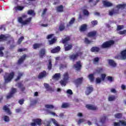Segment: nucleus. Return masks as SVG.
Returning a JSON list of instances; mask_svg holds the SVG:
<instances>
[{
  "label": "nucleus",
  "instance_id": "e433bc0d",
  "mask_svg": "<svg viewBox=\"0 0 126 126\" xmlns=\"http://www.w3.org/2000/svg\"><path fill=\"white\" fill-rule=\"evenodd\" d=\"M24 74L23 73H21V72L19 73L18 76L15 80V81H18V80H19V79H20V78H21V77H22V76H23Z\"/></svg>",
  "mask_w": 126,
  "mask_h": 126
},
{
  "label": "nucleus",
  "instance_id": "774afa93",
  "mask_svg": "<svg viewBox=\"0 0 126 126\" xmlns=\"http://www.w3.org/2000/svg\"><path fill=\"white\" fill-rule=\"evenodd\" d=\"M114 126H121V123H120V121L119 122H114Z\"/></svg>",
  "mask_w": 126,
  "mask_h": 126
},
{
  "label": "nucleus",
  "instance_id": "338daca9",
  "mask_svg": "<svg viewBox=\"0 0 126 126\" xmlns=\"http://www.w3.org/2000/svg\"><path fill=\"white\" fill-rule=\"evenodd\" d=\"M115 59H116L117 60H123V58H122V55H120L115 56Z\"/></svg>",
  "mask_w": 126,
  "mask_h": 126
},
{
  "label": "nucleus",
  "instance_id": "8fccbe9b",
  "mask_svg": "<svg viewBox=\"0 0 126 126\" xmlns=\"http://www.w3.org/2000/svg\"><path fill=\"white\" fill-rule=\"evenodd\" d=\"M122 117H123V114H122V113H117L115 115V117L116 119H121Z\"/></svg>",
  "mask_w": 126,
  "mask_h": 126
},
{
  "label": "nucleus",
  "instance_id": "5fc2aeb1",
  "mask_svg": "<svg viewBox=\"0 0 126 126\" xmlns=\"http://www.w3.org/2000/svg\"><path fill=\"white\" fill-rule=\"evenodd\" d=\"M47 109H54V106L53 105L46 104L45 106Z\"/></svg>",
  "mask_w": 126,
  "mask_h": 126
},
{
  "label": "nucleus",
  "instance_id": "f704fd0d",
  "mask_svg": "<svg viewBox=\"0 0 126 126\" xmlns=\"http://www.w3.org/2000/svg\"><path fill=\"white\" fill-rule=\"evenodd\" d=\"M69 78V77L68 76V73L65 72L63 74V80H65V81H67Z\"/></svg>",
  "mask_w": 126,
  "mask_h": 126
},
{
  "label": "nucleus",
  "instance_id": "de8ad7c7",
  "mask_svg": "<svg viewBox=\"0 0 126 126\" xmlns=\"http://www.w3.org/2000/svg\"><path fill=\"white\" fill-rule=\"evenodd\" d=\"M57 41V39L55 38H52L51 40H49V45H53V44H55V42Z\"/></svg>",
  "mask_w": 126,
  "mask_h": 126
},
{
  "label": "nucleus",
  "instance_id": "dca6fc26",
  "mask_svg": "<svg viewBox=\"0 0 126 126\" xmlns=\"http://www.w3.org/2000/svg\"><path fill=\"white\" fill-rule=\"evenodd\" d=\"M47 76V72L46 70H43L41 72L39 73L38 76V78L41 79L43 78V77H46Z\"/></svg>",
  "mask_w": 126,
  "mask_h": 126
},
{
  "label": "nucleus",
  "instance_id": "bf43d9fd",
  "mask_svg": "<svg viewBox=\"0 0 126 126\" xmlns=\"http://www.w3.org/2000/svg\"><path fill=\"white\" fill-rule=\"evenodd\" d=\"M91 24L93 26H96V25L98 24V21H97L96 20L93 21L91 22Z\"/></svg>",
  "mask_w": 126,
  "mask_h": 126
},
{
  "label": "nucleus",
  "instance_id": "a211bd4d",
  "mask_svg": "<svg viewBox=\"0 0 126 126\" xmlns=\"http://www.w3.org/2000/svg\"><path fill=\"white\" fill-rule=\"evenodd\" d=\"M2 109L8 115H11L12 114L11 111H10V109H9V108H8V106H7V105H4Z\"/></svg>",
  "mask_w": 126,
  "mask_h": 126
},
{
  "label": "nucleus",
  "instance_id": "58836bf2",
  "mask_svg": "<svg viewBox=\"0 0 126 126\" xmlns=\"http://www.w3.org/2000/svg\"><path fill=\"white\" fill-rule=\"evenodd\" d=\"M116 98V96L112 95L109 96L108 101H109L110 102H112V101H115Z\"/></svg>",
  "mask_w": 126,
  "mask_h": 126
},
{
  "label": "nucleus",
  "instance_id": "09e8293b",
  "mask_svg": "<svg viewBox=\"0 0 126 126\" xmlns=\"http://www.w3.org/2000/svg\"><path fill=\"white\" fill-rule=\"evenodd\" d=\"M66 82L67 81H65L64 80H62L61 81H60V84H61L62 86H65L66 85Z\"/></svg>",
  "mask_w": 126,
  "mask_h": 126
},
{
  "label": "nucleus",
  "instance_id": "2f4dec72",
  "mask_svg": "<svg viewBox=\"0 0 126 126\" xmlns=\"http://www.w3.org/2000/svg\"><path fill=\"white\" fill-rule=\"evenodd\" d=\"M7 40V37L4 34H0V41L1 42V41H6Z\"/></svg>",
  "mask_w": 126,
  "mask_h": 126
},
{
  "label": "nucleus",
  "instance_id": "f3484780",
  "mask_svg": "<svg viewBox=\"0 0 126 126\" xmlns=\"http://www.w3.org/2000/svg\"><path fill=\"white\" fill-rule=\"evenodd\" d=\"M27 57V55L26 54H24L21 58L20 59H19L18 61V63L19 64H21L25 60H26V58Z\"/></svg>",
  "mask_w": 126,
  "mask_h": 126
},
{
  "label": "nucleus",
  "instance_id": "ddd939ff",
  "mask_svg": "<svg viewBox=\"0 0 126 126\" xmlns=\"http://www.w3.org/2000/svg\"><path fill=\"white\" fill-rule=\"evenodd\" d=\"M86 108H87L88 110H91L92 111H96L97 109V106L91 104H87Z\"/></svg>",
  "mask_w": 126,
  "mask_h": 126
},
{
  "label": "nucleus",
  "instance_id": "4d7b16f0",
  "mask_svg": "<svg viewBox=\"0 0 126 126\" xmlns=\"http://www.w3.org/2000/svg\"><path fill=\"white\" fill-rule=\"evenodd\" d=\"M26 51H28L27 48H20L18 49V52L21 53V52H25Z\"/></svg>",
  "mask_w": 126,
  "mask_h": 126
},
{
  "label": "nucleus",
  "instance_id": "473e14b6",
  "mask_svg": "<svg viewBox=\"0 0 126 126\" xmlns=\"http://www.w3.org/2000/svg\"><path fill=\"white\" fill-rule=\"evenodd\" d=\"M27 14L29 15H32V16H35V15H36V13H35V12H34V10L32 9L29 10L28 11Z\"/></svg>",
  "mask_w": 126,
  "mask_h": 126
},
{
  "label": "nucleus",
  "instance_id": "2eb2a0df",
  "mask_svg": "<svg viewBox=\"0 0 126 126\" xmlns=\"http://www.w3.org/2000/svg\"><path fill=\"white\" fill-rule=\"evenodd\" d=\"M79 57V54L78 53H76L75 54H72L69 56L70 60L74 62L75 60H77V58Z\"/></svg>",
  "mask_w": 126,
  "mask_h": 126
},
{
  "label": "nucleus",
  "instance_id": "49530a36",
  "mask_svg": "<svg viewBox=\"0 0 126 126\" xmlns=\"http://www.w3.org/2000/svg\"><path fill=\"white\" fill-rule=\"evenodd\" d=\"M83 13L84 15H86V16H88L89 15V11L87 10V9H84L83 10Z\"/></svg>",
  "mask_w": 126,
  "mask_h": 126
},
{
  "label": "nucleus",
  "instance_id": "6ab92c4d",
  "mask_svg": "<svg viewBox=\"0 0 126 126\" xmlns=\"http://www.w3.org/2000/svg\"><path fill=\"white\" fill-rule=\"evenodd\" d=\"M46 55V49L45 48H42L39 51V57L41 59L44 58V56Z\"/></svg>",
  "mask_w": 126,
  "mask_h": 126
},
{
  "label": "nucleus",
  "instance_id": "9d476101",
  "mask_svg": "<svg viewBox=\"0 0 126 126\" xmlns=\"http://www.w3.org/2000/svg\"><path fill=\"white\" fill-rule=\"evenodd\" d=\"M94 91V88L92 87V86L87 87L85 94L86 95L88 96V95H90V94H91V93H92V92H93Z\"/></svg>",
  "mask_w": 126,
  "mask_h": 126
},
{
  "label": "nucleus",
  "instance_id": "4468645a",
  "mask_svg": "<svg viewBox=\"0 0 126 126\" xmlns=\"http://www.w3.org/2000/svg\"><path fill=\"white\" fill-rule=\"evenodd\" d=\"M41 47H43V43H35L33 44L32 48L33 50H37V49H40Z\"/></svg>",
  "mask_w": 126,
  "mask_h": 126
},
{
  "label": "nucleus",
  "instance_id": "7c9ffc66",
  "mask_svg": "<svg viewBox=\"0 0 126 126\" xmlns=\"http://www.w3.org/2000/svg\"><path fill=\"white\" fill-rule=\"evenodd\" d=\"M103 70L104 69H103V67H100L95 70V72L96 73H98V74H100V73H102V72H103Z\"/></svg>",
  "mask_w": 126,
  "mask_h": 126
},
{
  "label": "nucleus",
  "instance_id": "e2e57ef3",
  "mask_svg": "<svg viewBox=\"0 0 126 126\" xmlns=\"http://www.w3.org/2000/svg\"><path fill=\"white\" fill-rule=\"evenodd\" d=\"M119 34H120V35H124V34H126V30L120 31Z\"/></svg>",
  "mask_w": 126,
  "mask_h": 126
},
{
  "label": "nucleus",
  "instance_id": "423d86ee",
  "mask_svg": "<svg viewBox=\"0 0 126 126\" xmlns=\"http://www.w3.org/2000/svg\"><path fill=\"white\" fill-rule=\"evenodd\" d=\"M73 67L76 70V71H79L80 72V71H81V68H82L81 61H79L76 62V63L73 65Z\"/></svg>",
  "mask_w": 126,
  "mask_h": 126
},
{
  "label": "nucleus",
  "instance_id": "0e129e2a",
  "mask_svg": "<svg viewBox=\"0 0 126 126\" xmlns=\"http://www.w3.org/2000/svg\"><path fill=\"white\" fill-rule=\"evenodd\" d=\"M18 102L20 105H23L24 104V99H20Z\"/></svg>",
  "mask_w": 126,
  "mask_h": 126
},
{
  "label": "nucleus",
  "instance_id": "13d9d810",
  "mask_svg": "<svg viewBox=\"0 0 126 126\" xmlns=\"http://www.w3.org/2000/svg\"><path fill=\"white\" fill-rule=\"evenodd\" d=\"M122 29H124V25H118L117 26V31H120L122 30Z\"/></svg>",
  "mask_w": 126,
  "mask_h": 126
},
{
  "label": "nucleus",
  "instance_id": "a18cd8bd",
  "mask_svg": "<svg viewBox=\"0 0 126 126\" xmlns=\"http://www.w3.org/2000/svg\"><path fill=\"white\" fill-rule=\"evenodd\" d=\"M3 121H4L5 122H6V123H8L9 122V121H10V120L9 119V117L5 115L3 117Z\"/></svg>",
  "mask_w": 126,
  "mask_h": 126
},
{
  "label": "nucleus",
  "instance_id": "6e6d98bb",
  "mask_svg": "<svg viewBox=\"0 0 126 126\" xmlns=\"http://www.w3.org/2000/svg\"><path fill=\"white\" fill-rule=\"evenodd\" d=\"M48 68L49 70L52 69V61L51 60H49V64L48 65Z\"/></svg>",
  "mask_w": 126,
  "mask_h": 126
},
{
  "label": "nucleus",
  "instance_id": "603ef678",
  "mask_svg": "<svg viewBox=\"0 0 126 126\" xmlns=\"http://www.w3.org/2000/svg\"><path fill=\"white\" fill-rule=\"evenodd\" d=\"M23 40H24V36H21L18 40V43L19 44V45H20V44H21V43L22 42V41H23Z\"/></svg>",
  "mask_w": 126,
  "mask_h": 126
},
{
  "label": "nucleus",
  "instance_id": "f03ea898",
  "mask_svg": "<svg viewBox=\"0 0 126 126\" xmlns=\"http://www.w3.org/2000/svg\"><path fill=\"white\" fill-rule=\"evenodd\" d=\"M115 45V40H109L102 43L101 45V49H109Z\"/></svg>",
  "mask_w": 126,
  "mask_h": 126
},
{
  "label": "nucleus",
  "instance_id": "c756f323",
  "mask_svg": "<svg viewBox=\"0 0 126 126\" xmlns=\"http://www.w3.org/2000/svg\"><path fill=\"white\" fill-rule=\"evenodd\" d=\"M106 120H107V116L103 115V116L100 119V122L101 123V124H104V123L106 122Z\"/></svg>",
  "mask_w": 126,
  "mask_h": 126
},
{
  "label": "nucleus",
  "instance_id": "5701e85b",
  "mask_svg": "<svg viewBox=\"0 0 126 126\" xmlns=\"http://www.w3.org/2000/svg\"><path fill=\"white\" fill-rule=\"evenodd\" d=\"M87 30V25L83 24L80 28V32H85Z\"/></svg>",
  "mask_w": 126,
  "mask_h": 126
},
{
  "label": "nucleus",
  "instance_id": "20e7f679",
  "mask_svg": "<svg viewBox=\"0 0 126 126\" xmlns=\"http://www.w3.org/2000/svg\"><path fill=\"white\" fill-rule=\"evenodd\" d=\"M18 22L20 23L21 24H22V25H27V24H29L30 22H31L32 20V17H30L28 18L27 20L23 21V19H22V17H19L18 18Z\"/></svg>",
  "mask_w": 126,
  "mask_h": 126
},
{
  "label": "nucleus",
  "instance_id": "f8f14e48",
  "mask_svg": "<svg viewBox=\"0 0 126 126\" xmlns=\"http://www.w3.org/2000/svg\"><path fill=\"white\" fill-rule=\"evenodd\" d=\"M44 86L45 88L46 89L47 91H48L49 92H54V89H53V88H52L51 86H50V85H49V84L44 83Z\"/></svg>",
  "mask_w": 126,
  "mask_h": 126
},
{
  "label": "nucleus",
  "instance_id": "a19ab883",
  "mask_svg": "<svg viewBox=\"0 0 126 126\" xmlns=\"http://www.w3.org/2000/svg\"><path fill=\"white\" fill-rule=\"evenodd\" d=\"M4 50V47L3 46L0 47V57H3L4 53L3 51Z\"/></svg>",
  "mask_w": 126,
  "mask_h": 126
},
{
  "label": "nucleus",
  "instance_id": "aec40b11",
  "mask_svg": "<svg viewBox=\"0 0 126 126\" xmlns=\"http://www.w3.org/2000/svg\"><path fill=\"white\" fill-rule=\"evenodd\" d=\"M91 52H92V53H99V52H100V48L97 46L93 47L91 49Z\"/></svg>",
  "mask_w": 126,
  "mask_h": 126
},
{
  "label": "nucleus",
  "instance_id": "393cba45",
  "mask_svg": "<svg viewBox=\"0 0 126 126\" xmlns=\"http://www.w3.org/2000/svg\"><path fill=\"white\" fill-rule=\"evenodd\" d=\"M121 55L122 60H126V49L121 51Z\"/></svg>",
  "mask_w": 126,
  "mask_h": 126
},
{
  "label": "nucleus",
  "instance_id": "4be33fe9",
  "mask_svg": "<svg viewBox=\"0 0 126 126\" xmlns=\"http://www.w3.org/2000/svg\"><path fill=\"white\" fill-rule=\"evenodd\" d=\"M97 35V32L96 31H93V32H88L87 34L88 37H96Z\"/></svg>",
  "mask_w": 126,
  "mask_h": 126
},
{
  "label": "nucleus",
  "instance_id": "864d4df0",
  "mask_svg": "<svg viewBox=\"0 0 126 126\" xmlns=\"http://www.w3.org/2000/svg\"><path fill=\"white\" fill-rule=\"evenodd\" d=\"M121 126H126V122L125 120H120Z\"/></svg>",
  "mask_w": 126,
  "mask_h": 126
},
{
  "label": "nucleus",
  "instance_id": "a878e982",
  "mask_svg": "<svg viewBox=\"0 0 126 126\" xmlns=\"http://www.w3.org/2000/svg\"><path fill=\"white\" fill-rule=\"evenodd\" d=\"M64 50L65 51H69L70 50H71L72 49V45L71 44H68L66 46V44H64Z\"/></svg>",
  "mask_w": 126,
  "mask_h": 126
},
{
  "label": "nucleus",
  "instance_id": "680f3d73",
  "mask_svg": "<svg viewBox=\"0 0 126 126\" xmlns=\"http://www.w3.org/2000/svg\"><path fill=\"white\" fill-rule=\"evenodd\" d=\"M67 94H69V95H72L73 93H72V91L70 89H68L66 91Z\"/></svg>",
  "mask_w": 126,
  "mask_h": 126
},
{
  "label": "nucleus",
  "instance_id": "cd10ccee",
  "mask_svg": "<svg viewBox=\"0 0 126 126\" xmlns=\"http://www.w3.org/2000/svg\"><path fill=\"white\" fill-rule=\"evenodd\" d=\"M75 21V18H72L70 21L69 22V24H67L66 27H69L70 26H71L73 23H74V22Z\"/></svg>",
  "mask_w": 126,
  "mask_h": 126
},
{
  "label": "nucleus",
  "instance_id": "69168bd1",
  "mask_svg": "<svg viewBox=\"0 0 126 126\" xmlns=\"http://www.w3.org/2000/svg\"><path fill=\"white\" fill-rule=\"evenodd\" d=\"M37 100H34L32 101L31 105L32 106H34V105H36V104H37Z\"/></svg>",
  "mask_w": 126,
  "mask_h": 126
},
{
  "label": "nucleus",
  "instance_id": "c9c22d12",
  "mask_svg": "<svg viewBox=\"0 0 126 126\" xmlns=\"http://www.w3.org/2000/svg\"><path fill=\"white\" fill-rule=\"evenodd\" d=\"M57 10L58 12H63V6L62 5L59 6L57 8Z\"/></svg>",
  "mask_w": 126,
  "mask_h": 126
},
{
  "label": "nucleus",
  "instance_id": "c03bdc74",
  "mask_svg": "<svg viewBox=\"0 0 126 126\" xmlns=\"http://www.w3.org/2000/svg\"><path fill=\"white\" fill-rule=\"evenodd\" d=\"M106 79L109 81V82H113V81H114V77H112V76H108L106 77Z\"/></svg>",
  "mask_w": 126,
  "mask_h": 126
},
{
  "label": "nucleus",
  "instance_id": "9b49d317",
  "mask_svg": "<svg viewBox=\"0 0 126 126\" xmlns=\"http://www.w3.org/2000/svg\"><path fill=\"white\" fill-rule=\"evenodd\" d=\"M75 84H76L77 87H78L79 85H81L83 82V77L78 78L75 80Z\"/></svg>",
  "mask_w": 126,
  "mask_h": 126
},
{
  "label": "nucleus",
  "instance_id": "37998d69",
  "mask_svg": "<svg viewBox=\"0 0 126 126\" xmlns=\"http://www.w3.org/2000/svg\"><path fill=\"white\" fill-rule=\"evenodd\" d=\"M61 107L63 109H65V108H68V107H69V104H68V103H63Z\"/></svg>",
  "mask_w": 126,
  "mask_h": 126
},
{
  "label": "nucleus",
  "instance_id": "bb28decb",
  "mask_svg": "<svg viewBox=\"0 0 126 126\" xmlns=\"http://www.w3.org/2000/svg\"><path fill=\"white\" fill-rule=\"evenodd\" d=\"M108 63L109 64H110L111 66H113L114 67L117 66V63H115V61H114V60H109Z\"/></svg>",
  "mask_w": 126,
  "mask_h": 126
},
{
  "label": "nucleus",
  "instance_id": "1a4fd4ad",
  "mask_svg": "<svg viewBox=\"0 0 126 126\" xmlns=\"http://www.w3.org/2000/svg\"><path fill=\"white\" fill-rule=\"evenodd\" d=\"M16 86H17L18 88L20 89L21 92H24V91L26 90V87H25L24 85L21 82H18L16 84Z\"/></svg>",
  "mask_w": 126,
  "mask_h": 126
},
{
  "label": "nucleus",
  "instance_id": "412c9836",
  "mask_svg": "<svg viewBox=\"0 0 126 126\" xmlns=\"http://www.w3.org/2000/svg\"><path fill=\"white\" fill-rule=\"evenodd\" d=\"M61 51V47L57 46L55 48L51 50V52L52 54H56V53H59Z\"/></svg>",
  "mask_w": 126,
  "mask_h": 126
},
{
  "label": "nucleus",
  "instance_id": "39448f33",
  "mask_svg": "<svg viewBox=\"0 0 126 126\" xmlns=\"http://www.w3.org/2000/svg\"><path fill=\"white\" fill-rule=\"evenodd\" d=\"M17 92V89L15 88H12L11 91L8 94L6 95V98L7 100L8 99H11V98H12L13 96H14V94Z\"/></svg>",
  "mask_w": 126,
  "mask_h": 126
},
{
  "label": "nucleus",
  "instance_id": "7ed1b4c3",
  "mask_svg": "<svg viewBox=\"0 0 126 126\" xmlns=\"http://www.w3.org/2000/svg\"><path fill=\"white\" fill-rule=\"evenodd\" d=\"M5 75H7V76H4V82L5 83H8L10 82L12 80V79H13L15 74L14 72L12 71L10 73H5Z\"/></svg>",
  "mask_w": 126,
  "mask_h": 126
},
{
  "label": "nucleus",
  "instance_id": "c85d7f7f",
  "mask_svg": "<svg viewBox=\"0 0 126 126\" xmlns=\"http://www.w3.org/2000/svg\"><path fill=\"white\" fill-rule=\"evenodd\" d=\"M70 40V38L69 37H65L64 39H62V43L63 44H64V45H66V43Z\"/></svg>",
  "mask_w": 126,
  "mask_h": 126
},
{
  "label": "nucleus",
  "instance_id": "6e6552de",
  "mask_svg": "<svg viewBox=\"0 0 126 126\" xmlns=\"http://www.w3.org/2000/svg\"><path fill=\"white\" fill-rule=\"evenodd\" d=\"M106 76H107V75H106V74H101V78L97 77L95 79L96 83L99 84V83H101L102 81H105V79H106Z\"/></svg>",
  "mask_w": 126,
  "mask_h": 126
},
{
  "label": "nucleus",
  "instance_id": "b1692460",
  "mask_svg": "<svg viewBox=\"0 0 126 126\" xmlns=\"http://www.w3.org/2000/svg\"><path fill=\"white\" fill-rule=\"evenodd\" d=\"M102 3L103 4V5H104V6H106L107 7H109L113 5V4H112V3L105 0L103 1Z\"/></svg>",
  "mask_w": 126,
  "mask_h": 126
},
{
  "label": "nucleus",
  "instance_id": "4c0bfd02",
  "mask_svg": "<svg viewBox=\"0 0 126 126\" xmlns=\"http://www.w3.org/2000/svg\"><path fill=\"white\" fill-rule=\"evenodd\" d=\"M15 10H19L20 11H21L24 9V6L18 5L15 7Z\"/></svg>",
  "mask_w": 126,
  "mask_h": 126
},
{
  "label": "nucleus",
  "instance_id": "79ce46f5",
  "mask_svg": "<svg viewBox=\"0 0 126 126\" xmlns=\"http://www.w3.org/2000/svg\"><path fill=\"white\" fill-rule=\"evenodd\" d=\"M61 77V73H56L53 76L54 79H59Z\"/></svg>",
  "mask_w": 126,
  "mask_h": 126
},
{
  "label": "nucleus",
  "instance_id": "ea45409f",
  "mask_svg": "<svg viewBox=\"0 0 126 126\" xmlns=\"http://www.w3.org/2000/svg\"><path fill=\"white\" fill-rule=\"evenodd\" d=\"M85 44H86L87 45H89V44H91L92 43V41L90 40L88 38L85 37L84 41Z\"/></svg>",
  "mask_w": 126,
  "mask_h": 126
},
{
  "label": "nucleus",
  "instance_id": "72a5a7b5",
  "mask_svg": "<svg viewBox=\"0 0 126 126\" xmlns=\"http://www.w3.org/2000/svg\"><path fill=\"white\" fill-rule=\"evenodd\" d=\"M88 78L90 79L91 82H93L95 78L94 77V74H90L88 75Z\"/></svg>",
  "mask_w": 126,
  "mask_h": 126
},
{
  "label": "nucleus",
  "instance_id": "052dcab7",
  "mask_svg": "<svg viewBox=\"0 0 126 126\" xmlns=\"http://www.w3.org/2000/svg\"><path fill=\"white\" fill-rule=\"evenodd\" d=\"M84 122H85V119H80L78 121V124L80 125V124H81V123H84Z\"/></svg>",
  "mask_w": 126,
  "mask_h": 126
},
{
  "label": "nucleus",
  "instance_id": "0eeeda50",
  "mask_svg": "<svg viewBox=\"0 0 126 126\" xmlns=\"http://www.w3.org/2000/svg\"><path fill=\"white\" fill-rule=\"evenodd\" d=\"M32 123H31V126H41L42 119H32Z\"/></svg>",
  "mask_w": 126,
  "mask_h": 126
},
{
  "label": "nucleus",
  "instance_id": "f257e3e1",
  "mask_svg": "<svg viewBox=\"0 0 126 126\" xmlns=\"http://www.w3.org/2000/svg\"><path fill=\"white\" fill-rule=\"evenodd\" d=\"M116 7L117 9H113L112 10L109 11V14L110 16H112L114 14H119L120 13L119 9H122V10L123 9H125L126 8V4H119L116 6Z\"/></svg>",
  "mask_w": 126,
  "mask_h": 126
},
{
  "label": "nucleus",
  "instance_id": "3c124183",
  "mask_svg": "<svg viewBox=\"0 0 126 126\" xmlns=\"http://www.w3.org/2000/svg\"><path fill=\"white\" fill-rule=\"evenodd\" d=\"M65 27H64V24H61L59 26V30L60 31H63L64 29H65Z\"/></svg>",
  "mask_w": 126,
  "mask_h": 126
}]
</instances>
